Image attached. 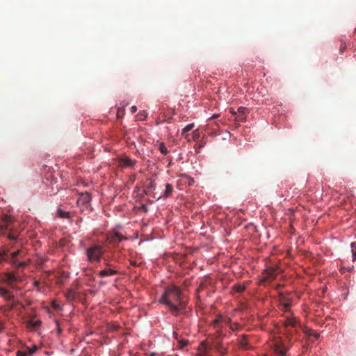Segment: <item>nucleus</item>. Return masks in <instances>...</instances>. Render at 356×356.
Here are the masks:
<instances>
[{
	"mask_svg": "<svg viewBox=\"0 0 356 356\" xmlns=\"http://www.w3.org/2000/svg\"><path fill=\"white\" fill-rule=\"evenodd\" d=\"M57 213H58V215L61 218H70V213L67 212V211H64L61 210L60 209H58Z\"/></svg>",
	"mask_w": 356,
	"mask_h": 356,
	"instance_id": "25",
	"label": "nucleus"
},
{
	"mask_svg": "<svg viewBox=\"0 0 356 356\" xmlns=\"http://www.w3.org/2000/svg\"><path fill=\"white\" fill-rule=\"evenodd\" d=\"M171 120H172V118H170L169 120H168V122L170 123L171 122Z\"/></svg>",
	"mask_w": 356,
	"mask_h": 356,
	"instance_id": "40",
	"label": "nucleus"
},
{
	"mask_svg": "<svg viewBox=\"0 0 356 356\" xmlns=\"http://www.w3.org/2000/svg\"><path fill=\"white\" fill-rule=\"evenodd\" d=\"M136 161L130 159L129 157H123L120 159V165L123 168L133 167Z\"/></svg>",
	"mask_w": 356,
	"mask_h": 356,
	"instance_id": "14",
	"label": "nucleus"
},
{
	"mask_svg": "<svg viewBox=\"0 0 356 356\" xmlns=\"http://www.w3.org/2000/svg\"><path fill=\"white\" fill-rule=\"evenodd\" d=\"M13 222V218L8 215H3L0 221V234H4L8 229L9 225Z\"/></svg>",
	"mask_w": 356,
	"mask_h": 356,
	"instance_id": "6",
	"label": "nucleus"
},
{
	"mask_svg": "<svg viewBox=\"0 0 356 356\" xmlns=\"http://www.w3.org/2000/svg\"><path fill=\"white\" fill-rule=\"evenodd\" d=\"M200 135H199V132H198V130H195L194 131H193L192 133V138L193 140H196L199 138Z\"/></svg>",
	"mask_w": 356,
	"mask_h": 356,
	"instance_id": "33",
	"label": "nucleus"
},
{
	"mask_svg": "<svg viewBox=\"0 0 356 356\" xmlns=\"http://www.w3.org/2000/svg\"><path fill=\"white\" fill-rule=\"evenodd\" d=\"M346 49V42L341 41L340 47H339V51L340 53H343L345 49Z\"/></svg>",
	"mask_w": 356,
	"mask_h": 356,
	"instance_id": "31",
	"label": "nucleus"
},
{
	"mask_svg": "<svg viewBox=\"0 0 356 356\" xmlns=\"http://www.w3.org/2000/svg\"><path fill=\"white\" fill-rule=\"evenodd\" d=\"M305 333L309 337H314L316 339H318L320 336L318 333L316 332L315 331L311 329H306L305 330Z\"/></svg>",
	"mask_w": 356,
	"mask_h": 356,
	"instance_id": "22",
	"label": "nucleus"
},
{
	"mask_svg": "<svg viewBox=\"0 0 356 356\" xmlns=\"http://www.w3.org/2000/svg\"><path fill=\"white\" fill-rule=\"evenodd\" d=\"M233 290L237 293H241L245 290V286L241 284H236L233 286Z\"/></svg>",
	"mask_w": 356,
	"mask_h": 356,
	"instance_id": "28",
	"label": "nucleus"
},
{
	"mask_svg": "<svg viewBox=\"0 0 356 356\" xmlns=\"http://www.w3.org/2000/svg\"><path fill=\"white\" fill-rule=\"evenodd\" d=\"M172 191H173L172 186L171 184H167L165 185V193L163 194V197H165V198L168 197L170 195V194L172 193Z\"/></svg>",
	"mask_w": 356,
	"mask_h": 356,
	"instance_id": "21",
	"label": "nucleus"
},
{
	"mask_svg": "<svg viewBox=\"0 0 356 356\" xmlns=\"http://www.w3.org/2000/svg\"><path fill=\"white\" fill-rule=\"evenodd\" d=\"M147 116V113H146V111H140L137 114L136 119H137V120L143 121L146 119Z\"/></svg>",
	"mask_w": 356,
	"mask_h": 356,
	"instance_id": "23",
	"label": "nucleus"
},
{
	"mask_svg": "<svg viewBox=\"0 0 356 356\" xmlns=\"http://www.w3.org/2000/svg\"><path fill=\"white\" fill-rule=\"evenodd\" d=\"M238 343L243 348L248 349L249 348L248 343L247 341V336L242 335L238 339Z\"/></svg>",
	"mask_w": 356,
	"mask_h": 356,
	"instance_id": "16",
	"label": "nucleus"
},
{
	"mask_svg": "<svg viewBox=\"0 0 356 356\" xmlns=\"http://www.w3.org/2000/svg\"><path fill=\"white\" fill-rule=\"evenodd\" d=\"M174 335L175 337V339L177 340L178 344H179V348H183L184 347L188 345V341L186 339H179L178 338V334L176 332H174Z\"/></svg>",
	"mask_w": 356,
	"mask_h": 356,
	"instance_id": "19",
	"label": "nucleus"
},
{
	"mask_svg": "<svg viewBox=\"0 0 356 356\" xmlns=\"http://www.w3.org/2000/svg\"><path fill=\"white\" fill-rule=\"evenodd\" d=\"M136 111H137V107H136V106H131V113H136Z\"/></svg>",
	"mask_w": 356,
	"mask_h": 356,
	"instance_id": "37",
	"label": "nucleus"
},
{
	"mask_svg": "<svg viewBox=\"0 0 356 356\" xmlns=\"http://www.w3.org/2000/svg\"><path fill=\"white\" fill-rule=\"evenodd\" d=\"M356 243H351V248H352V254H353V261H355L356 259Z\"/></svg>",
	"mask_w": 356,
	"mask_h": 356,
	"instance_id": "30",
	"label": "nucleus"
},
{
	"mask_svg": "<svg viewBox=\"0 0 356 356\" xmlns=\"http://www.w3.org/2000/svg\"><path fill=\"white\" fill-rule=\"evenodd\" d=\"M218 117V115H213L212 117H211V119H214V118H216Z\"/></svg>",
	"mask_w": 356,
	"mask_h": 356,
	"instance_id": "39",
	"label": "nucleus"
},
{
	"mask_svg": "<svg viewBox=\"0 0 356 356\" xmlns=\"http://www.w3.org/2000/svg\"><path fill=\"white\" fill-rule=\"evenodd\" d=\"M21 253V250H17L11 253L8 259L9 262L18 268H24L26 266V263L25 261H19L17 259V257L19 256Z\"/></svg>",
	"mask_w": 356,
	"mask_h": 356,
	"instance_id": "4",
	"label": "nucleus"
},
{
	"mask_svg": "<svg viewBox=\"0 0 356 356\" xmlns=\"http://www.w3.org/2000/svg\"><path fill=\"white\" fill-rule=\"evenodd\" d=\"M280 302L285 312L289 309L292 304L291 298L288 296V295L284 293L280 294Z\"/></svg>",
	"mask_w": 356,
	"mask_h": 356,
	"instance_id": "7",
	"label": "nucleus"
},
{
	"mask_svg": "<svg viewBox=\"0 0 356 356\" xmlns=\"http://www.w3.org/2000/svg\"><path fill=\"white\" fill-rule=\"evenodd\" d=\"M229 111L234 118L236 116L237 112H236L232 108L229 109Z\"/></svg>",
	"mask_w": 356,
	"mask_h": 356,
	"instance_id": "36",
	"label": "nucleus"
},
{
	"mask_svg": "<svg viewBox=\"0 0 356 356\" xmlns=\"http://www.w3.org/2000/svg\"><path fill=\"white\" fill-rule=\"evenodd\" d=\"M209 348L205 341H202L198 348L200 353L197 356H208Z\"/></svg>",
	"mask_w": 356,
	"mask_h": 356,
	"instance_id": "12",
	"label": "nucleus"
},
{
	"mask_svg": "<svg viewBox=\"0 0 356 356\" xmlns=\"http://www.w3.org/2000/svg\"><path fill=\"white\" fill-rule=\"evenodd\" d=\"M37 349L38 348L35 346H33L31 348L25 347L21 350H17V356H31L37 350Z\"/></svg>",
	"mask_w": 356,
	"mask_h": 356,
	"instance_id": "9",
	"label": "nucleus"
},
{
	"mask_svg": "<svg viewBox=\"0 0 356 356\" xmlns=\"http://www.w3.org/2000/svg\"><path fill=\"white\" fill-rule=\"evenodd\" d=\"M248 110L245 107H239L237 111V115L234 118L236 122H245Z\"/></svg>",
	"mask_w": 356,
	"mask_h": 356,
	"instance_id": "8",
	"label": "nucleus"
},
{
	"mask_svg": "<svg viewBox=\"0 0 356 356\" xmlns=\"http://www.w3.org/2000/svg\"><path fill=\"white\" fill-rule=\"evenodd\" d=\"M1 281L9 286H13L17 282V278L14 273L7 272L2 275Z\"/></svg>",
	"mask_w": 356,
	"mask_h": 356,
	"instance_id": "5",
	"label": "nucleus"
},
{
	"mask_svg": "<svg viewBox=\"0 0 356 356\" xmlns=\"http://www.w3.org/2000/svg\"><path fill=\"white\" fill-rule=\"evenodd\" d=\"M298 324V322L296 320V318H293V317H288L285 321H284V326L286 327V331H287V333L289 334H292V331L289 329V327H295Z\"/></svg>",
	"mask_w": 356,
	"mask_h": 356,
	"instance_id": "11",
	"label": "nucleus"
},
{
	"mask_svg": "<svg viewBox=\"0 0 356 356\" xmlns=\"http://www.w3.org/2000/svg\"><path fill=\"white\" fill-rule=\"evenodd\" d=\"M0 296L2 297L7 302H14V296L3 287L0 286Z\"/></svg>",
	"mask_w": 356,
	"mask_h": 356,
	"instance_id": "10",
	"label": "nucleus"
},
{
	"mask_svg": "<svg viewBox=\"0 0 356 356\" xmlns=\"http://www.w3.org/2000/svg\"><path fill=\"white\" fill-rule=\"evenodd\" d=\"M90 195L88 192L83 193L77 200V203L82 205L87 204L90 202Z\"/></svg>",
	"mask_w": 356,
	"mask_h": 356,
	"instance_id": "13",
	"label": "nucleus"
},
{
	"mask_svg": "<svg viewBox=\"0 0 356 356\" xmlns=\"http://www.w3.org/2000/svg\"><path fill=\"white\" fill-rule=\"evenodd\" d=\"M220 322V319H216L213 321V325L216 326Z\"/></svg>",
	"mask_w": 356,
	"mask_h": 356,
	"instance_id": "38",
	"label": "nucleus"
},
{
	"mask_svg": "<svg viewBox=\"0 0 356 356\" xmlns=\"http://www.w3.org/2000/svg\"><path fill=\"white\" fill-rule=\"evenodd\" d=\"M159 149L164 155L168 153V150L163 143L159 144Z\"/></svg>",
	"mask_w": 356,
	"mask_h": 356,
	"instance_id": "27",
	"label": "nucleus"
},
{
	"mask_svg": "<svg viewBox=\"0 0 356 356\" xmlns=\"http://www.w3.org/2000/svg\"><path fill=\"white\" fill-rule=\"evenodd\" d=\"M194 127V124H188L187 126H186L183 130H182V132H181V135L185 137V138H187L188 140H190V138H188V137L189 136V135L186 134V133L191 130L193 129V128Z\"/></svg>",
	"mask_w": 356,
	"mask_h": 356,
	"instance_id": "20",
	"label": "nucleus"
},
{
	"mask_svg": "<svg viewBox=\"0 0 356 356\" xmlns=\"http://www.w3.org/2000/svg\"><path fill=\"white\" fill-rule=\"evenodd\" d=\"M104 252L103 245L92 244L86 250L87 259L90 263L99 262Z\"/></svg>",
	"mask_w": 356,
	"mask_h": 356,
	"instance_id": "2",
	"label": "nucleus"
},
{
	"mask_svg": "<svg viewBox=\"0 0 356 356\" xmlns=\"http://www.w3.org/2000/svg\"><path fill=\"white\" fill-rule=\"evenodd\" d=\"M273 348L274 352L279 356H285L289 350V347H286L283 341L280 339L275 341Z\"/></svg>",
	"mask_w": 356,
	"mask_h": 356,
	"instance_id": "3",
	"label": "nucleus"
},
{
	"mask_svg": "<svg viewBox=\"0 0 356 356\" xmlns=\"http://www.w3.org/2000/svg\"><path fill=\"white\" fill-rule=\"evenodd\" d=\"M239 327V325L238 323H234L230 325V329L233 331L237 330Z\"/></svg>",
	"mask_w": 356,
	"mask_h": 356,
	"instance_id": "34",
	"label": "nucleus"
},
{
	"mask_svg": "<svg viewBox=\"0 0 356 356\" xmlns=\"http://www.w3.org/2000/svg\"><path fill=\"white\" fill-rule=\"evenodd\" d=\"M124 238L118 233L115 232L112 236L109 237V240L111 243H119Z\"/></svg>",
	"mask_w": 356,
	"mask_h": 356,
	"instance_id": "18",
	"label": "nucleus"
},
{
	"mask_svg": "<svg viewBox=\"0 0 356 356\" xmlns=\"http://www.w3.org/2000/svg\"><path fill=\"white\" fill-rule=\"evenodd\" d=\"M267 276L262 281L266 282V279L273 278L275 277V272L273 269H268L266 270Z\"/></svg>",
	"mask_w": 356,
	"mask_h": 356,
	"instance_id": "29",
	"label": "nucleus"
},
{
	"mask_svg": "<svg viewBox=\"0 0 356 356\" xmlns=\"http://www.w3.org/2000/svg\"><path fill=\"white\" fill-rule=\"evenodd\" d=\"M7 256L6 252L1 253L0 252V263L5 260V257Z\"/></svg>",
	"mask_w": 356,
	"mask_h": 356,
	"instance_id": "35",
	"label": "nucleus"
},
{
	"mask_svg": "<svg viewBox=\"0 0 356 356\" xmlns=\"http://www.w3.org/2000/svg\"><path fill=\"white\" fill-rule=\"evenodd\" d=\"M41 323V321L39 320H37L35 321H29L28 322V327L30 328H36L38 327Z\"/></svg>",
	"mask_w": 356,
	"mask_h": 356,
	"instance_id": "24",
	"label": "nucleus"
},
{
	"mask_svg": "<svg viewBox=\"0 0 356 356\" xmlns=\"http://www.w3.org/2000/svg\"><path fill=\"white\" fill-rule=\"evenodd\" d=\"M214 348L220 354V356H224L227 353L226 348H224L220 343H217L215 345Z\"/></svg>",
	"mask_w": 356,
	"mask_h": 356,
	"instance_id": "17",
	"label": "nucleus"
},
{
	"mask_svg": "<svg viewBox=\"0 0 356 356\" xmlns=\"http://www.w3.org/2000/svg\"><path fill=\"white\" fill-rule=\"evenodd\" d=\"M8 238L11 241H15L17 238V235L13 232H9Z\"/></svg>",
	"mask_w": 356,
	"mask_h": 356,
	"instance_id": "32",
	"label": "nucleus"
},
{
	"mask_svg": "<svg viewBox=\"0 0 356 356\" xmlns=\"http://www.w3.org/2000/svg\"><path fill=\"white\" fill-rule=\"evenodd\" d=\"M13 307H14V305H12L10 306V309H12Z\"/></svg>",
	"mask_w": 356,
	"mask_h": 356,
	"instance_id": "41",
	"label": "nucleus"
},
{
	"mask_svg": "<svg viewBox=\"0 0 356 356\" xmlns=\"http://www.w3.org/2000/svg\"><path fill=\"white\" fill-rule=\"evenodd\" d=\"M118 273V271L114 269L107 268L104 269L99 273L100 277L112 276Z\"/></svg>",
	"mask_w": 356,
	"mask_h": 356,
	"instance_id": "15",
	"label": "nucleus"
},
{
	"mask_svg": "<svg viewBox=\"0 0 356 356\" xmlns=\"http://www.w3.org/2000/svg\"><path fill=\"white\" fill-rule=\"evenodd\" d=\"M76 297V291L74 289H70L67 293L68 300H74Z\"/></svg>",
	"mask_w": 356,
	"mask_h": 356,
	"instance_id": "26",
	"label": "nucleus"
},
{
	"mask_svg": "<svg viewBox=\"0 0 356 356\" xmlns=\"http://www.w3.org/2000/svg\"><path fill=\"white\" fill-rule=\"evenodd\" d=\"M159 302L167 305L175 314L184 310L186 305L181 290L175 286L167 288Z\"/></svg>",
	"mask_w": 356,
	"mask_h": 356,
	"instance_id": "1",
	"label": "nucleus"
}]
</instances>
